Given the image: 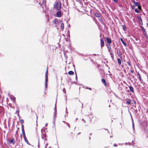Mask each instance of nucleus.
I'll return each mask as SVG.
<instances>
[{"instance_id": "nucleus-1", "label": "nucleus", "mask_w": 148, "mask_h": 148, "mask_svg": "<svg viewBox=\"0 0 148 148\" xmlns=\"http://www.w3.org/2000/svg\"><path fill=\"white\" fill-rule=\"evenodd\" d=\"M61 7V4L60 2H56L53 5V8L56 10H59Z\"/></svg>"}, {"instance_id": "nucleus-2", "label": "nucleus", "mask_w": 148, "mask_h": 148, "mask_svg": "<svg viewBox=\"0 0 148 148\" xmlns=\"http://www.w3.org/2000/svg\"><path fill=\"white\" fill-rule=\"evenodd\" d=\"M15 138H12L11 139H8L7 140V143L10 145L12 144L13 145H14L16 142V136H15Z\"/></svg>"}, {"instance_id": "nucleus-3", "label": "nucleus", "mask_w": 148, "mask_h": 148, "mask_svg": "<svg viewBox=\"0 0 148 148\" xmlns=\"http://www.w3.org/2000/svg\"><path fill=\"white\" fill-rule=\"evenodd\" d=\"M48 68H47V69L46 72L45 73V86L46 87L47 86V84L48 82Z\"/></svg>"}, {"instance_id": "nucleus-4", "label": "nucleus", "mask_w": 148, "mask_h": 148, "mask_svg": "<svg viewBox=\"0 0 148 148\" xmlns=\"http://www.w3.org/2000/svg\"><path fill=\"white\" fill-rule=\"evenodd\" d=\"M23 135V138L25 141L26 143L29 145H30V144L29 142H28V140H27V138L25 134V133L22 134Z\"/></svg>"}, {"instance_id": "nucleus-5", "label": "nucleus", "mask_w": 148, "mask_h": 148, "mask_svg": "<svg viewBox=\"0 0 148 148\" xmlns=\"http://www.w3.org/2000/svg\"><path fill=\"white\" fill-rule=\"evenodd\" d=\"M101 81L105 86L107 87L108 86V84L105 79L103 78L102 79Z\"/></svg>"}, {"instance_id": "nucleus-6", "label": "nucleus", "mask_w": 148, "mask_h": 148, "mask_svg": "<svg viewBox=\"0 0 148 148\" xmlns=\"http://www.w3.org/2000/svg\"><path fill=\"white\" fill-rule=\"evenodd\" d=\"M101 41V49H102V47H104V43L103 40V39L102 38H101L100 39Z\"/></svg>"}, {"instance_id": "nucleus-7", "label": "nucleus", "mask_w": 148, "mask_h": 148, "mask_svg": "<svg viewBox=\"0 0 148 148\" xmlns=\"http://www.w3.org/2000/svg\"><path fill=\"white\" fill-rule=\"evenodd\" d=\"M62 15V14L61 11H59L57 12L55 16L57 17H60Z\"/></svg>"}, {"instance_id": "nucleus-8", "label": "nucleus", "mask_w": 148, "mask_h": 148, "mask_svg": "<svg viewBox=\"0 0 148 148\" xmlns=\"http://www.w3.org/2000/svg\"><path fill=\"white\" fill-rule=\"evenodd\" d=\"M106 39L107 42L109 44L108 45H110L112 43V40L110 38L107 37Z\"/></svg>"}, {"instance_id": "nucleus-9", "label": "nucleus", "mask_w": 148, "mask_h": 148, "mask_svg": "<svg viewBox=\"0 0 148 148\" xmlns=\"http://www.w3.org/2000/svg\"><path fill=\"white\" fill-rule=\"evenodd\" d=\"M107 47L108 48V51L109 52H111L113 50L112 49L110 45H107Z\"/></svg>"}, {"instance_id": "nucleus-10", "label": "nucleus", "mask_w": 148, "mask_h": 148, "mask_svg": "<svg viewBox=\"0 0 148 148\" xmlns=\"http://www.w3.org/2000/svg\"><path fill=\"white\" fill-rule=\"evenodd\" d=\"M122 60L121 56H120L119 58H117L118 63L119 65H120L121 64V60Z\"/></svg>"}, {"instance_id": "nucleus-11", "label": "nucleus", "mask_w": 148, "mask_h": 148, "mask_svg": "<svg viewBox=\"0 0 148 148\" xmlns=\"http://www.w3.org/2000/svg\"><path fill=\"white\" fill-rule=\"evenodd\" d=\"M60 23L61 24V27L62 30H63L64 28V24L62 21H60Z\"/></svg>"}, {"instance_id": "nucleus-12", "label": "nucleus", "mask_w": 148, "mask_h": 148, "mask_svg": "<svg viewBox=\"0 0 148 148\" xmlns=\"http://www.w3.org/2000/svg\"><path fill=\"white\" fill-rule=\"evenodd\" d=\"M95 16L98 17H100L101 16V13L99 12L95 13Z\"/></svg>"}, {"instance_id": "nucleus-13", "label": "nucleus", "mask_w": 148, "mask_h": 148, "mask_svg": "<svg viewBox=\"0 0 148 148\" xmlns=\"http://www.w3.org/2000/svg\"><path fill=\"white\" fill-rule=\"evenodd\" d=\"M4 111V109L2 106H0V113L3 112Z\"/></svg>"}, {"instance_id": "nucleus-14", "label": "nucleus", "mask_w": 148, "mask_h": 148, "mask_svg": "<svg viewBox=\"0 0 148 148\" xmlns=\"http://www.w3.org/2000/svg\"><path fill=\"white\" fill-rule=\"evenodd\" d=\"M21 129L22 134L25 133V132L24 129V126L23 124L21 125Z\"/></svg>"}, {"instance_id": "nucleus-15", "label": "nucleus", "mask_w": 148, "mask_h": 148, "mask_svg": "<svg viewBox=\"0 0 148 148\" xmlns=\"http://www.w3.org/2000/svg\"><path fill=\"white\" fill-rule=\"evenodd\" d=\"M110 54L111 56V57L112 58V60H113L114 55V54L113 53V51H112L111 52H110Z\"/></svg>"}, {"instance_id": "nucleus-16", "label": "nucleus", "mask_w": 148, "mask_h": 148, "mask_svg": "<svg viewBox=\"0 0 148 148\" xmlns=\"http://www.w3.org/2000/svg\"><path fill=\"white\" fill-rule=\"evenodd\" d=\"M68 74L69 75H72L74 74V73L72 71H70L68 72Z\"/></svg>"}, {"instance_id": "nucleus-17", "label": "nucleus", "mask_w": 148, "mask_h": 148, "mask_svg": "<svg viewBox=\"0 0 148 148\" xmlns=\"http://www.w3.org/2000/svg\"><path fill=\"white\" fill-rule=\"evenodd\" d=\"M120 40H121V42H122V43L123 44V45L125 46H126V45H127L126 44L124 41L123 40V39H122V38H121Z\"/></svg>"}, {"instance_id": "nucleus-18", "label": "nucleus", "mask_w": 148, "mask_h": 148, "mask_svg": "<svg viewBox=\"0 0 148 148\" xmlns=\"http://www.w3.org/2000/svg\"><path fill=\"white\" fill-rule=\"evenodd\" d=\"M46 1L45 0H43L42 3V5H44L45 6H46Z\"/></svg>"}, {"instance_id": "nucleus-19", "label": "nucleus", "mask_w": 148, "mask_h": 148, "mask_svg": "<svg viewBox=\"0 0 148 148\" xmlns=\"http://www.w3.org/2000/svg\"><path fill=\"white\" fill-rule=\"evenodd\" d=\"M98 19L100 22H101V23H103V21L102 18H101L100 17H99Z\"/></svg>"}, {"instance_id": "nucleus-20", "label": "nucleus", "mask_w": 148, "mask_h": 148, "mask_svg": "<svg viewBox=\"0 0 148 148\" xmlns=\"http://www.w3.org/2000/svg\"><path fill=\"white\" fill-rule=\"evenodd\" d=\"M54 23L55 24H57L58 23V19H55L54 20Z\"/></svg>"}, {"instance_id": "nucleus-21", "label": "nucleus", "mask_w": 148, "mask_h": 148, "mask_svg": "<svg viewBox=\"0 0 148 148\" xmlns=\"http://www.w3.org/2000/svg\"><path fill=\"white\" fill-rule=\"evenodd\" d=\"M138 20L139 21L141 25H143L142 21L141 18H139Z\"/></svg>"}, {"instance_id": "nucleus-22", "label": "nucleus", "mask_w": 148, "mask_h": 148, "mask_svg": "<svg viewBox=\"0 0 148 148\" xmlns=\"http://www.w3.org/2000/svg\"><path fill=\"white\" fill-rule=\"evenodd\" d=\"M130 91H131L132 92H134V89L132 87L130 86Z\"/></svg>"}, {"instance_id": "nucleus-23", "label": "nucleus", "mask_w": 148, "mask_h": 148, "mask_svg": "<svg viewBox=\"0 0 148 148\" xmlns=\"http://www.w3.org/2000/svg\"><path fill=\"white\" fill-rule=\"evenodd\" d=\"M123 29L124 31L126 30V26L125 25H122Z\"/></svg>"}, {"instance_id": "nucleus-24", "label": "nucleus", "mask_w": 148, "mask_h": 148, "mask_svg": "<svg viewBox=\"0 0 148 148\" xmlns=\"http://www.w3.org/2000/svg\"><path fill=\"white\" fill-rule=\"evenodd\" d=\"M134 4L136 6H138L139 5V3L138 2L135 3Z\"/></svg>"}, {"instance_id": "nucleus-25", "label": "nucleus", "mask_w": 148, "mask_h": 148, "mask_svg": "<svg viewBox=\"0 0 148 148\" xmlns=\"http://www.w3.org/2000/svg\"><path fill=\"white\" fill-rule=\"evenodd\" d=\"M11 99H12V101H13V103H14L15 102V98L14 97H13V98H11Z\"/></svg>"}, {"instance_id": "nucleus-26", "label": "nucleus", "mask_w": 148, "mask_h": 148, "mask_svg": "<svg viewBox=\"0 0 148 148\" xmlns=\"http://www.w3.org/2000/svg\"><path fill=\"white\" fill-rule=\"evenodd\" d=\"M69 136H70L71 137H72L73 138V134L72 133H71L69 134Z\"/></svg>"}, {"instance_id": "nucleus-27", "label": "nucleus", "mask_w": 148, "mask_h": 148, "mask_svg": "<svg viewBox=\"0 0 148 148\" xmlns=\"http://www.w3.org/2000/svg\"><path fill=\"white\" fill-rule=\"evenodd\" d=\"M42 97H46V94L45 93V92H44L42 95ZM41 98H42V99L43 98H42V97Z\"/></svg>"}, {"instance_id": "nucleus-28", "label": "nucleus", "mask_w": 148, "mask_h": 148, "mask_svg": "<svg viewBox=\"0 0 148 148\" xmlns=\"http://www.w3.org/2000/svg\"><path fill=\"white\" fill-rule=\"evenodd\" d=\"M20 122L21 123L22 125V124H23V123H24V120L23 119H21L20 120Z\"/></svg>"}, {"instance_id": "nucleus-29", "label": "nucleus", "mask_w": 148, "mask_h": 148, "mask_svg": "<svg viewBox=\"0 0 148 148\" xmlns=\"http://www.w3.org/2000/svg\"><path fill=\"white\" fill-rule=\"evenodd\" d=\"M117 54H118V55L120 56H121V54L120 53V51H117Z\"/></svg>"}, {"instance_id": "nucleus-30", "label": "nucleus", "mask_w": 148, "mask_h": 148, "mask_svg": "<svg viewBox=\"0 0 148 148\" xmlns=\"http://www.w3.org/2000/svg\"><path fill=\"white\" fill-rule=\"evenodd\" d=\"M8 105L10 107H11V108H14V107H13V106H12V104H11V103H9V104H8Z\"/></svg>"}, {"instance_id": "nucleus-31", "label": "nucleus", "mask_w": 148, "mask_h": 148, "mask_svg": "<svg viewBox=\"0 0 148 148\" xmlns=\"http://www.w3.org/2000/svg\"><path fill=\"white\" fill-rule=\"evenodd\" d=\"M135 11L137 13H138L139 12V10L137 9H135Z\"/></svg>"}, {"instance_id": "nucleus-32", "label": "nucleus", "mask_w": 148, "mask_h": 148, "mask_svg": "<svg viewBox=\"0 0 148 148\" xmlns=\"http://www.w3.org/2000/svg\"><path fill=\"white\" fill-rule=\"evenodd\" d=\"M126 103L127 104L129 105L130 104V100H128L126 101Z\"/></svg>"}, {"instance_id": "nucleus-33", "label": "nucleus", "mask_w": 148, "mask_h": 148, "mask_svg": "<svg viewBox=\"0 0 148 148\" xmlns=\"http://www.w3.org/2000/svg\"><path fill=\"white\" fill-rule=\"evenodd\" d=\"M63 91L64 93H65L66 92V90L64 88H63Z\"/></svg>"}, {"instance_id": "nucleus-34", "label": "nucleus", "mask_w": 148, "mask_h": 148, "mask_svg": "<svg viewBox=\"0 0 148 148\" xmlns=\"http://www.w3.org/2000/svg\"><path fill=\"white\" fill-rule=\"evenodd\" d=\"M138 8L140 10H141V7L139 5L138 7Z\"/></svg>"}, {"instance_id": "nucleus-35", "label": "nucleus", "mask_w": 148, "mask_h": 148, "mask_svg": "<svg viewBox=\"0 0 148 148\" xmlns=\"http://www.w3.org/2000/svg\"><path fill=\"white\" fill-rule=\"evenodd\" d=\"M55 111H56V104L55 105Z\"/></svg>"}, {"instance_id": "nucleus-36", "label": "nucleus", "mask_w": 148, "mask_h": 148, "mask_svg": "<svg viewBox=\"0 0 148 148\" xmlns=\"http://www.w3.org/2000/svg\"><path fill=\"white\" fill-rule=\"evenodd\" d=\"M131 7H132V9H133L134 8H135V6L134 5H133L131 6Z\"/></svg>"}, {"instance_id": "nucleus-37", "label": "nucleus", "mask_w": 148, "mask_h": 148, "mask_svg": "<svg viewBox=\"0 0 148 148\" xmlns=\"http://www.w3.org/2000/svg\"><path fill=\"white\" fill-rule=\"evenodd\" d=\"M19 147V145H16L15 146V147L14 148H17V147Z\"/></svg>"}, {"instance_id": "nucleus-38", "label": "nucleus", "mask_w": 148, "mask_h": 148, "mask_svg": "<svg viewBox=\"0 0 148 148\" xmlns=\"http://www.w3.org/2000/svg\"><path fill=\"white\" fill-rule=\"evenodd\" d=\"M132 1L133 2V3L134 4V3H135V0H132Z\"/></svg>"}, {"instance_id": "nucleus-39", "label": "nucleus", "mask_w": 148, "mask_h": 148, "mask_svg": "<svg viewBox=\"0 0 148 148\" xmlns=\"http://www.w3.org/2000/svg\"><path fill=\"white\" fill-rule=\"evenodd\" d=\"M132 126H133V129H134V124L133 123V122H132Z\"/></svg>"}, {"instance_id": "nucleus-40", "label": "nucleus", "mask_w": 148, "mask_h": 148, "mask_svg": "<svg viewBox=\"0 0 148 148\" xmlns=\"http://www.w3.org/2000/svg\"><path fill=\"white\" fill-rule=\"evenodd\" d=\"M113 1H114L115 2L117 3L118 1L117 0H113Z\"/></svg>"}, {"instance_id": "nucleus-41", "label": "nucleus", "mask_w": 148, "mask_h": 148, "mask_svg": "<svg viewBox=\"0 0 148 148\" xmlns=\"http://www.w3.org/2000/svg\"><path fill=\"white\" fill-rule=\"evenodd\" d=\"M86 88V89H88L90 90H92V89L91 88Z\"/></svg>"}, {"instance_id": "nucleus-42", "label": "nucleus", "mask_w": 148, "mask_h": 148, "mask_svg": "<svg viewBox=\"0 0 148 148\" xmlns=\"http://www.w3.org/2000/svg\"><path fill=\"white\" fill-rule=\"evenodd\" d=\"M139 79L141 80V76H140V75H139Z\"/></svg>"}, {"instance_id": "nucleus-43", "label": "nucleus", "mask_w": 148, "mask_h": 148, "mask_svg": "<svg viewBox=\"0 0 148 148\" xmlns=\"http://www.w3.org/2000/svg\"><path fill=\"white\" fill-rule=\"evenodd\" d=\"M19 112L17 111L16 112V113H17L18 114H18Z\"/></svg>"}, {"instance_id": "nucleus-44", "label": "nucleus", "mask_w": 148, "mask_h": 148, "mask_svg": "<svg viewBox=\"0 0 148 148\" xmlns=\"http://www.w3.org/2000/svg\"><path fill=\"white\" fill-rule=\"evenodd\" d=\"M114 146H116H116H117V145H116V144H114Z\"/></svg>"}, {"instance_id": "nucleus-45", "label": "nucleus", "mask_w": 148, "mask_h": 148, "mask_svg": "<svg viewBox=\"0 0 148 148\" xmlns=\"http://www.w3.org/2000/svg\"><path fill=\"white\" fill-rule=\"evenodd\" d=\"M143 31L144 32H145V29H144V28H143Z\"/></svg>"}, {"instance_id": "nucleus-46", "label": "nucleus", "mask_w": 148, "mask_h": 148, "mask_svg": "<svg viewBox=\"0 0 148 148\" xmlns=\"http://www.w3.org/2000/svg\"><path fill=\"white\" fill-rule=\"evenodd\" d=\"M16 134H18V131H16Z\"/></svg>"}, {"instance_id": "nucleus-47", "label": "nucleus", "mask_w": 148, "mask_h": 148, "mask_svg": "<svg viewBox=\"0 0 148 148\" xmlns=\"http://www.w3.org/2000/svg\"><path fill=\"white\" fill-rule=\"evenodd\" d=\"M21 148L20 147V146L19 145V147H17V148Z\"/></svg>"}, {"instance_id": "nucleus-48", "label": "nucleus", "mask_w": 148, "mask_h": 148, "mask_svg": "<svg viewBox=\"0 0 148 148\" xmlns=\"http://www.w3.org/2000/svg\"><path fill=\"white\" fill-rule=\"evenodd\" d=\"M131 72L132 73H133V71H131Z\"/></svg>"}, {"instance_id": "nucleus-49", "label": "nucleus", "mask_w": 148, "mask_h": 148, "mask_svg": "<svg viewBox=\"0 0 148 148\" xmlns=\"http://www.w3.org/2000/svg\"><path fill=\"white\" fill-rule=\"evenodd\" d=\"M128 64H129V65H130V62H128Z\"/></svg>"}, {"instance_id": "nucleus-50", "label": "nucleus", "mask_w": 148, "mask_h": 148, "mask_svg": "<svg viewBox=\"0 0 148 148\" xmlns=\"http://www.w3.org/2000/svg\"><path fill=\"white\" fill-rule=\"evenodd\" d=\"M18 130H19V128H18Z\"/></svg>"}, {"instance_id": "nucleus-51", "label": "nucleus", "mask_w": 148, "mask_h": 148, "mask_svg": "<svg viewBox=\"0 0 148 148\" xmlns=\"http://www.w3.org/2000/svg\"><path fill=\"white\" fill-rule=\"evenodd\" d=\"M101 35H100V36L101 37Z\"/></svg>"}]
</instances>
